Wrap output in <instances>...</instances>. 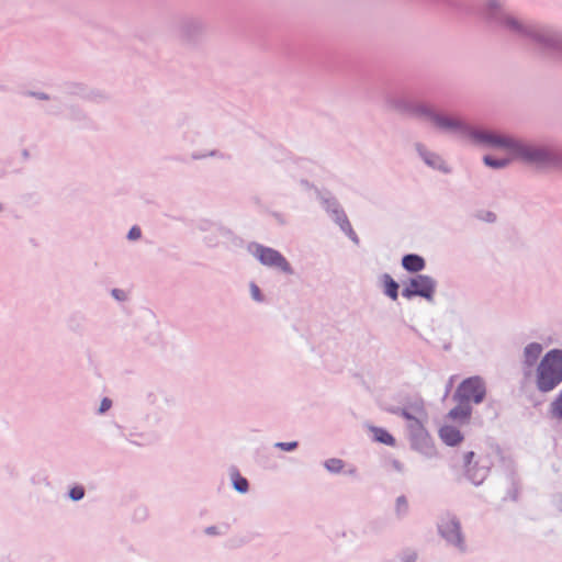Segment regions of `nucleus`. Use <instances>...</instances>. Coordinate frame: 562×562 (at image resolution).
Here are the masks:
<instances>
[{"instance_id":"f257e3e1","label":"nucleus","mask_w":562,"mask_h":562,"mask_svg":"<svg viewBox=\"0 0 562 562\" xmlns=\"http://www.w3.org/2000/svg\"><path fill=\"white\" fill-rule=\"evenodd\" d=\"M486 18L510 34L528 41L562 61V32L531 20L522 19L503 7L498 0H488Z\"/></svg>"},{"instance_id":"f03ea898","label":"nucleus","mask_w":562,"mask_h":562,"mask_svg":"<svg viewBox=\"0 0 562 562\" xmlns=\"http://www.w3.org/2000/svg\"><path fill=\"white\" fill-rule=\"evenodd\" d=\"M440 134L456 136L474 146L492 148L510 155L516 137L470 124L462 115L449 112Z\"/></svg>"},{"instance_id":"7ed1b4c3","label":"nucleus","mask_w":562,"mask_h":562,"mask_svg":"<svg viewBox=\"0 0 562 562\" xmlns=\"http://www.w3.org/2000/svg\"><path fill=\"white\" fill-rule=\"evenodd\" d=\"M383 108L393 113L416 119L434 131L441 133L449 111L426 101H419L401 92L386 93Z\"/></svg>"},{"instance_id":"20e7f679","label":"nucleus","mask_w":562,"mask_h":562,"mask_svg":"<svg viewBox=\"0 0 562 562\" xmlns=\"http://www.w3.org/2000/svg\"><path fill=\"white\" fill-rule=\"evenodd\" d=\"M510 156L540 170L562 169V153L550 145L516 137Z\"/></svg>"},{"instance_id":"39448f33","label":"nucleus","mask_w":562,"mask_h":562,"mask_svg":"<svg viewBox=\"0 0 562 562\" xmlns=\"http://www.w3.org/2000/svg\"><path fill=\"white\" fill-rule=\"evenodd\" d=\"M536 387L550 393L562 383V349L553 348L544 353L536 368Z\"/></svg>"},{"instance_id":"423d86ee","label":"nucleus","mask_w":562,"mask_h":562,"mask_svg":"<svg viewBox=\"0 0 562 562\" xmlns=\"http://www.w3.org/2000/svg\"><path fill=\"white\" fill-rule=\"evenodd\" d=\"M248 251L262 265L270 268H278L285 274H293L294 270L286 258L277 249L262 244L251 241Z\"/></svg>"},{"instance_id":"0eeeda50","label":"nucleus","mask_w":562,"mask_h":562,"mask_svg":"<svg viewBox=\"0 0 562 562\" xmlns=\"http://www.w3.org/2000/svg\"><path fill=\"white\" fill-rule=\"evenodd\" d=\"M437 281L428 274H415L408 278L402 289V296L412 300L422 297L426 302L432 303L435 299Z\"/></svg>"},{"instance_id":"6e6552de","label":"nucleus","mask_w":562,"mask_h":562,"mask_svg":"<svg viewBox=\"0 0 562 562\" xmlns=\"http://www.w3.org/2000/svg\"><path fill=\"white\" fill-rule=\"evenodd\" d=\"M486 397V385L480 375L463 379L457 386L452 400L471 404H481Z\"/></svg>"},{"instance_id":"1a4fd4ad","label":"nucleus","mask_w":562,"mask_h":562,"mask_svg":"<svg viewBox=\"0 0 562 562\" xmlns=\"http://www.w3.org/2000/svg\"><path fill=\"white\" fill-rule=\"evenodd\" d=\"M437 528L438 533L447 541V543L460 549L461 551L465 550L461 524L456 515L451 513L442 515Z\"/></svg>"},{"instance_id":"9d476101","label":"nucleus","mask_w":562,"mask_h":562,"mask_svg":"<svg viewBox=\"0 0 562 562\" xmlns=\"http://www.w3.org/2000/svg\"><path fill=\"white\" fill-rule=\"evenodd\" d=\"M407 431L412 450L420 453L427 459H432L437 456V449L434 440L423 423L419 425L416 424L415 427H411Z\"/></svg>"},{"instance_id":"9b49d317","label":"nucleus","mask_w":562,"mask_h":562,"mask_svg":"<svg viewBox=\"0 0 562 562\" xmlns=\"http://www.w3.org/2000/svg\"><path fill=\"white\" fill-rule=\"evenodd\" d=\"M204 35L205 25L199 19H187L180 24L179 38L184 45L194 46L203 40Z\"/></svg>"},{"instance_id":"f8f14e48","label":"nucleus","mask_w":562,"mask_h":562,"mask_svg":"<svg viewBox=\"0 0 562 562\" xmlns=\"http://www.w3.org/2000/svg\"><path fill=\"white\" fill-rule=\"evenodd\" d=\"M414 149L417 153L418 157L429 168L438 170L445 175H448L451 172V167L443 159V157L440 154L429 149L425 144L417 142L414 144Z\"/></svg>"},{"instance_id":"ddd939ff","label":"nucleus","mask_w":562,"mask_h":562,"mask_svg":"<svg viewBox=\"0 0 562 562\" xmlns=\"http://www.w3.org/2000/svg\"><path fill=\"white\" fill-rule=\"evenodd\" d=\"M412 411L415 413L424 412V402L422 398H417L414 402H411V401H408V398H406V401L404 402V406L401 407V409L398 412L397 416L407 420V430L411 429V427H415L416 426L415 423H417V425L422 424V420L419 418H417L416 416H414L412 414Z\"/></svg>"},{"instance_id":"4468645a","label":"nucleus","mask_w":562,"mask_h":562,"mask_svg":"<svg viewBox=\"0 0 562 562\" xmlns=\"http://www.w3.org/2000/svg\"><path fill=\"white\" fill-rule=\"evenodd\" d=\"M456 402L458 404L448 412L447 418L458 423L459 425L469 424L473 412L472 405L461 401Z\"/></svg>"},{"instance_id":"2eb2a0df","label":"nucleus","mask_w":562,"mask_h":562,"mask_svg":"<svg viewBox=\"0 0 562 562\" xmlns=\"http://www.w3.org/2000/svg\"><path fill=\"white\" fill-rule=\"evenodd\" d=\"M401 265L405 271L415 276L426 268V260L418 254H406L402 257Z\"/></svg>"},{"instance_id":"dca6fc26","label":"nucleus","mask_w":562,"mask_h":562,"mask_svg":"<svg viewBox=\"0 0 562 562\" xmlns=\"http://www.w3.org/2000/svg\"><path fill=\"white\" fill-rule=\"evenodd\" d=\"M439 437L448 447H457L464 439L459 428L452 425H443L439 429Z\"/></svg>"},{"instance_id":"f3484780","label":"nucleus","mask_w":562,"mask_h":562,"mask_svg":"<svg viewBox=\"0 0 562 562\" xmlns=\"http://www.w3.org/2000/svg\"><path fill=\"white\" fill-rule=\"evenodd\" d=\"M221 223L214 222L207 218H200L196 222V228L202 233H210V235L204 237V240L207 246L215 247L218 245V240L215 238V235L217 233V226H220Z\"/></svg>"},{"instance_id":"a211bd4d","label":"nucleus","mask_w":562,"mask_h":562,"mask_svg":"<svg viewBox=\"0 0 562 562\" xmlns=\"http://www.w3.org/2000/svg\"><path fill=\"white\" fill-rule=\"evenodd\" d=\"M380 285L382 288V292L385 296L391 299L392 301H396L398 299V282L390 274L383 273L379 278Z\"/></svg>"},{"instance_id":"6ab92c4d","label":"nucleus","mask_w":562,"mask_h":562,"mask_svg":"<svg viewBox=\"0 0 562 562\" xmlns=\"http://www.w3.org/2000/svg\"><path fill=\"white\" fill-rule=\"evenodd\" d=\"M488 472V467L479 465L477 462H474L471 468L464 470L467 479L475 486L481 485L486 480Z\"/></svg>"},{"instance_id":"aec40b11","label":"nucleus","mask_w":562,"mask_h":562,"mask_svg":"<svg viewBox=\"0 0 562 562\" xmlns=\"http://www.w3.org/2000/svg\"><path fill=\"white\" fill-rule=\"evenodd\" d=\"M333 221L340 227V229L350 238V240L359 245V237L353 231L347 213H333Z\"/></svg>"},{"instance_id":"412c9836","label":"nucleus","mask_w":562,"mask_h":562,"mask_svg":"<svg viewBox=\"0 0 562 562\" xmlns=\"http://www.w3.org/2000/svg\"><path fill=\"white\" fill-rule=\"evenodd\" d=\"M542 350L543 347L539 342L528 344L524 348V366L526 368H532L537 363Z\"/></svg>"},{"instance_id":"4be33fe9","label":"nucleus","mask_w":562,"mask_h":562,"mask_svg":"<svg viewBox=\"0 0 562 562\" xmlns=\"http://www.w3.org/2000/svg\"><path fill=\"white\" fill-rule=\"evenodd\" d=\"M231 482L233 488L239 494H246L249 491V482L244 477L236 467L229 469Z\"/></svg>"},{"instance_id":"5701e85b","label":"nucleus","mask_w":562,"mask_h":562,"mask_svg":"<svg viewBox=\"0 0 562 562\" xmlns=\"http://www.w3.org/2000/svg\"><path fill=\"white\" fill-rule=\"evenodd\" d=\"M370 431L373 435L374 441L383 443L389 447L395 446L396 440H395L394 436L385 428L378 427V426H371Z\"/></svg>"},{"instance_id":"b1692460","label":"nucleus","mask_w":562,"mask_h":562,"mask_svg":"<svg viewBox=\"0 0 562 562\" xmlns=\"http://www.w3.org/2000/svg\"><path fill=\"white\" fill-rule=\"evenodd\" d=\"M216 236L223 237L228 245L236 247V248H239L244 245L243 238L237 236L231 228H228L222 224L220 226H217V233H216L215 237Z\"/></svg>"},{"instance_id":"393cba45","label":"nucleus","mask_w":562,"mask_h":562,"mask_svg":"<svg viewBox=\"0 0 562 562\" xmlns=\"http://www.w3.org/2000/svg\"><path fill=\"white\" fill-rule=\"evenodd\" d=\"M513 160H515V159L510 155H508V157H502V158H496L491 155H485L483 157L484 165L487 166L488 168H492L495 170H501V169L507 168L512 164Z\"/></svg>"},{"instance_id":"a878e982","label":"nucleus","mask_w":562,"mask_h":562,"mask_svg":"<svg viewBox=\"0 0 562 562\" xmlns=\"http://www.w3.org/2000/svg\"><path fill=\"white\" fill-rule=\"evenodd\" d=\"M508 481L510 483V487H509V490L507 492V496L504 497V501L509 498L513 502H517L518 501V496H519L520 485H519V480H518V477H517L515 472H510L509 473Z\"/></svg>"},{"instance_id":"bb28decb","label":"nucleus","mask_w":562,"mask_h":562,"mask_svg":"<svg viewBox=\"0 0 562 562\" xmlns=\"http://www.w3.org/2000/svg\"><path fill=\"white\" fill-rule=\"evenodd\" d=\"M324 468L331 474H340L345 468V461L339 458H329L324 461Z\"/></svg>"},{"instance_id":"cd10ccee","label":"nucleus","mask_w":562,"mask_h":562,"mask_svg":"<svg viewBox=\"0 0 562 562\" xmlns=\"http://www.w3.org/2000/svg\"><path fill=\"white\" fill-rule=\"evenodd\" d=\"M408 501L405 495H400L395 501V515L398 519H402L408 514Z\"/></svg>"},{"instance_id":"c85d7f7f","label":"nucleus","mask_w":562,"mask_h":562,"mask_svg":"<svg viewBox=\"0 0 562 562\" xmlns=\"http://www.w3.org/2000/svg\"><path fill=\"white\" fill-rule=\"evenodd\" d=\"M551 416L558 420H562V390L557 397L550 403L549 409Z\"/></svg>"},{"instance_id":"c756f323","label":"nucleus","mask_w":562,"mask_h":562,"mask_svg":"<svg viewBox=\"0 0 562 562\" xmlns=\"http://www.w3.org/2000/svg\"><path fill=\"white\" fill-rule=\"evenodd\" d=\"M85 495L86 488L80 484H75L67 492L68 498L71 499L72 502L81 501L85 497Z\"/></svg>"},{"instance_id":"7c9ffc66","label":"nucleus","mask_w":562,"mask_h":562,"mask_svg":"<svg viewBox=\"0 0 562 562\" xmlns=\"http://www.w3.org/2000/svg\"><path fill=\"white\" fill-rule=\"evenodd\" d=\"M319 199L322 200V207L326 210H336L338 207L337 200L329 193H319Z\"/></svg>"},{"instance_id":"2f4dec72","label":"nucleus","mask_w":562,"mask_h":562,"mask_svg":"<svg viewBox=\"0 0 562 562\" xmlns=\"http://www.w3.org/2000/svg\"><path fill=\"white\" fill-rule=\"evenodd\" d=\"M82 315L72 314L67 321V326L71 331L79 333L82 329Z\"/></svg>"},{"instance_id":"473e14b6","label":"nucleus","mask_w":562,"mask_h":562,"mask_svg":"<svg viewBox=\"0 0 562 562\" xmlns=\"http://www.w3.org/2000/svg\"><path fill=\"white\" fill-rule=\"evenodd\" d=\"M251 299L258 303L265 302V295L262 294L260 288L255 283L250 282L249 284Z\"/></svg>"},{"instance_id":"72a5a7b5","label":"nucleus","mask_w":562,"mask_h":562,"mask_svg":"<svg viewBox=\"0 0 562 562\" xmlns=\"http://www.w3.org/2000/svg\"><path fill=\"white\" fill-rule=\"evenodd\" d=\"M273 446H274V448H277L279 450L290 452V451H294L299 447V442L295 441V440L294 441H288V442L278 441Z\"/></svg>"},{"instance_id":"f704fd0d","label":"nucleus","mask_w":562,"mask_h":562,"mask_svg":"<svg viewBox=\"0 0 562 562\" xmlns=\"http://www.w3.org/2000/svg\"><path fill=\"white\" fill-rule=\"evenodd\" d=\"M227 529H228V526H227V525H225V526L223 527V529H222V528H220V527H217V526H209V527H206V528L204 529V532H205V535H207V536H222V535H225V533H226Z\"/></svg>"},{"instance_id":"c9c22d12","label":"nucleus","mask_w":562,"mask_h":562,"mask_svg":"<svg viewBox=\"0 0 562 562\" xmlns=\"http://www.w3.org/2000/svg\"><path fill=\"white\" fill-rule=\"evenodd\" d=\"M142 237V229L139 226L137 225H133L127 235H126V238L130 240V241H135V240H138L139 238Z\"/></svg>"},{"instance_id":"e433bc0d","label":"nucleus","mask_w":562,"mask_h":562,"mask_svg":"<svg viewBox=\"0 0 562 562\" xmlns=\"http://www.w3.org/2000/svg\"><path fill=\"white\" fill-rule=\"evenodd\" d=\"M112 400L110 397H103L100 402V406L97 411V414L99 415H103L105 414L111 407H112Z\"/></svg>"},{"instance_id":"4c0bfd02","label":"nucleus","mask_w":562,"mask_h":562,"mask_svg":"<svg viewBox=\"0 0 562 562\" xmlns=\"http://www.w3.org/2000/svg\"><path fill=\"white\" fill-rule=\"evenodd\" d=\"M474 217L484 223H494L496 221V213H475Z\"/></svg>"},{"instance_id":"58836bf2","label":"nucleus","mask_w":562,"mask_h":562,"mask_svg":"<svg viewBox=\"0 0 562 562\" xmlns=\"http://www.w3.org/2000/svg\"><path fill=\"white\" fill-rule=\"evenodd\" d=\"M111 295L117 302H125L127 300V293L122 289H112Z\"/></svg>"},{"instance_id":"ea45409f","label":"nucleus","mask_w":562,"mask_h":562,"mask_svg":"<svg viewBox=\"0 0 562 562\" xmlns=\"http://www.w3.org/2000/svg\"><path fill=\"white\" fill-rule=\"evenodd\" d=\"M115 427H116V429L119 431V437L130 441L131 443L138 445L135 440L132 439V437H134L133 432L127 434L124 430V428L121 425H119V424H115Z\"/></svg>"},{"instance_id":"a19ab883","label":"nucleus","mask_w":562,"mask_h":562,"mask_svg":"<svg viewBox=\"0 0 562 562\" xmlns=\"http://www.w3.org/2000/svg\"><path fill=\"white\" fill-rule=\"evenodd\" d=\"M474 456H475L474 451H468L464 453V457H463L464 470L471 468L474 464V462H473Z\"/></svg>"},{"instance_id":"79ce46f5","label":"nucleus","mask_w":562,"mask_h":562,"mask_svg":"<svg viewBox=\"0 0 562 562\" xmlns=\"http://www.w3.org/2000/svg\"><path fill=\"white\" fill-rule=\"evenodd\" d=\"M272 217L274 222L280 226H284L289 223L285 213H272Z\"/></svg>"},{"instance_id":"37998d69","label":"nucleus","mask_w":562,"mask_h":562,"mask_svg":"<svg viewBox=\"0 0 562 562\" xmlns=\"http://www.w3.org/2000/svg\"><path fill=\"white\" fill-rule=\"evenodd\" d=\"M381 408H382L384 412H386V413H390V414H392V415H396V416H397V415H398V412H400V409H401V406H396V405H392V404H386V403H384V404H382V405H381Z\"/></svg>"},{"instance_id":"c03bdc74","label":"nucleus","mask_w":562,"mask_h":562,"mask_svg":"<svg viewBox=\"0 0 562 562\" xmlns=\"http://www.w3.org/2000/svg\"><path fill=\"white\" fill-rule=\"evenodd\" d=\"M392 467L397 472H403L404 471L403 463L400 460H397V459L392 460Z\"/></svg>"},{"instance_id":"a18cd8bd","label":"nucleus","mask_w":562,"mask_h":562,"mask_svg":"<svg viewBox=\"0 0 562 562\" xmlns=\"http://www.w3.org/2000/svg\"><path fill=\"white\" fill-rule=\"evenodd\" d=\"M554 507L562 513V494L558 495L553 499Z\"/></svg>"},{"instance_id":"49530a36","label":"nucleus","mask_w":562,"mask_h":562,"mask_svg":"<svg viewBox=\"0 0 562 562\" xmlns=\"http://www.w3.org/2000/svg\"><path fill=\"white\" fill-rule=\"evenodd\" d=\"M147 401L151 404H155L157 401V394H155L154 392H149L147 394Z\"/></svg>"},{"instance_id":"de8ad7c7","label":"nucleus","mask_w":562,"mask_h":562,"mask_svg":"<svg viewBox=\"0 0 562 562\" xmlns=\"http://www.w3.org/2000/svg\"><path fill=\"white\" fill-rule=\"evenodd\" d=\"M415 561H416V554L415 553L408 554V555H406L403 559V562H415Z\"/></svg>"},{"instance_id":"09e8293b","label":"nucleus","mask_w":562,"mask_h":562,"mask_svg":"<svg viewBox=\"0 0 562 562\" xmlns=\"http://www.w3.org/2000/svg\"><path fill=\"white\" fill-rule=\"evenodd\" d=\"M34 95L41 100H47L48 99V95L45 94V93H42V92H38V93H34Z\"/></svg>"},{"instance_id":"8fccbe9b","label":"nucleus","mask_w":562,"mask_h":562,"mask_svg":"<svg viewBox=\"0 0 562 562\" xmlns=\"http://www.w3.org/2000/svg\"><path fill=\"white\" fill-rule=\"evenodd\" d=\"M346 474L350 475V476H355L357 474V469L356 468H351L348 471H346Z\"/></svg>"},{"instance_id":"3c124183","label":"nucleus","mask_w":562,"mask_h":562,"mask_svg":"<svg viewBox=\"0 0 562 562\" xmlns=\"http://www.w3.org/2000/svg\"><path fill=\"white\" fill-rule=\"evenodd\" d=\"M245 543H247V540H246V539H239V540L236 542L235 547H240V546H243V544H245Z\"/></svg>"},{"instance_id":"603ef678","label":"nucleus","mask_w":562,"mask_h":562,"mask_svg":"<svg viewBox=\"0 0 562 562\" xmlns=\"http://www.w3.org/2000/svg\"><path fill=\"white\" fill-rule=\"evenodd\" d=\"M450 348H451V345H450V344H446V345L443 346V349H445V350H449Z\"/></svg>"},{"instance_id":"864d4df0","label":"nucleus","mask_w":562,"mask_h":562,"mask_svg":"<svg viewBox=\"0 0 562 562\" xmlns=\"http://www.w3.org/2000/svg\"><path fill=\"white\" fill-rule=\"evenodd\" d=\"M165 401H166L167 403H172V402H173V400H169L167 396H165Z\"/></svg>"},{"instance_id":"5fc2aeb1","label":"nucleus","mask_w":562,"mask_h":562,"mask_svg":"<svg viewBox=\"0 0 562 562\" xmlns=\"http://www.w3.org/2000/svg\"><path fill=\"white\" fill-rule=\"evenodd\" d=\"M216 155V151H211L210 153V156H215Z\"/></svg>"}]
</instances>
